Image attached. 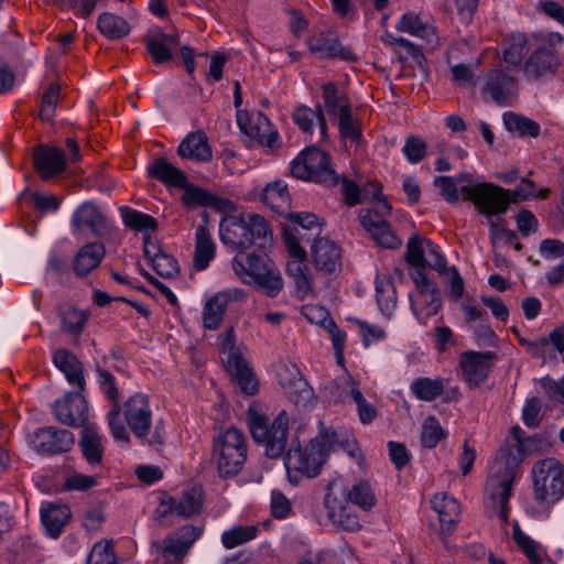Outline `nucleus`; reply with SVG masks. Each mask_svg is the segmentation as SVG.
I'll return each mask as SVG.
<instances>
[{
  "label": "nucleus",
  "instance_id": "nucleus-1",
  "mask_svg": "<svg viewBox=\"0 0 564 564\" xmlns=\"http://www.w3.org/2000/svg\"><path fill=\"white\" fill-rule=\"evenodd\" d=\"M524 442L525 432L519 425L512 426L507 438V448L500 449L487 480V490L490 492L492 501L498 505V517L502 521L508 519V503L516 477V467L525 456Z\"/></svg>",
  "mask_w": 564,
  "mask_h": 564
},
{
  "label": "nucleus",
  "instance_id": "nucleus-2",
  "mask_svg": "<svg viewBox=\"0 0 564 564\" xmlns=\"http://www.w3.org/2000/svg\"><path fill=\"white\" fill-rule=\"evenodd\" d=\"M221 242L232 250L248 249L251 246L264 247L271 238L267 220L252 213L227 216L219 224Z\"/></svg>",
  "mask_w": 564,
  "mask_h": 564
},
{
  "label": "nucleus",
  "instance_id": "nucleus-3",
  "mask_svg": "<svg viewBox=\"0 0 564 564\" xmlns=\"http://www.w3.org/2000/svg\"><path fill=\"white\" fill-rule=\"evenodd\" d=\"M337 441L335 432L321 430L306 447H291L285 456L289 479L297 484L299 475L314 477L319 474L323 464Z\"/></svg>",
  "mask_w": 564,
  "mask_h": 564
},
{
  "label": "nucleus",
  "instance_id": "nucleus-4",
  "mask_svg": "<svg viewBox=\"0 0 564 564\" xmlns=\"http://www.w3.org/2000/svg\"><path fill=\"white\" fill-rule=\"evenodd\" d=\"M248 457V441L235 426L220 429L213 437V460L221 478L237 476Z\"/></svg>",
  "mask_w": 564,
  "mask_h": 564
},
{
  "label": "nucleus",
  "instance_id": "nucleus-5",
  "mask_svg": "<svg viewBox=\"0 0 564 564\" xmlns=\"http://www.w3.org/2000/svg\"><path fill=\"white\" fill-rule=\"evenodd\" d=\"M231 268L242 283L256 285L270 296H275L283 288L279 270L262 256L237 254L232 259Z\"/></svg>",
  "mask_w": 564,
  "mask_h": 564
},
{
  "label": "nucleus",
  "instance_id": "nucleus-6",
  "mask_svg": "<svg viewBox=\"0 0 564 564\" xmlns=\"http://www.w3.org/2000/svg\"><path fill=\"white\" fill-rule=\"evenodd\" d=\"M124 421L132 434L141 441H147L151 446H161L165 440V431L156 425L154 433L150 435L153 425V413L150 398L142 392H135L129 397L122 408Z\"/></svg>",
  "mask_w": 564,
  "mask_h": 564
},
{
  "label": "nucleus",
  "instance_id": "nucleus-7",
  "mask_svg": "<svg viewBox=\"0 0 564 564\" xmlns=\"http://www.w3.org/2000/svg\"><path fill=\"white\" fill-rule=\"evenodd\" d=\"M249 427L254 442L264 448L270 458H279L285 451L288 443L289 419L284 411L268 424L267 419L260 414H252Z\"/></svg>",
  "mask_w": 564,
  "mask_h": 564
},
{
  "label": "nucleus",
  "instance_id": "nucleus-8",
  "mask_svg": "<svg viewBox=\"0 0 564 564\" xmlns=\"http://www.w3.org/2000/svg\"><path fill=\"white\" fill-rule=\"evenodd\" d=\"M534 498L542 503L553 505L564 496V468L553 457L534 463L531 470Z\"/></svg>",
  "mask_w": 564,
  "mask_h": 564
},
{
  "label": "nucleus",
  "instance_id": "nucleus-9",
  "mask_svg": "<svg viewBox=\"0 0 564 564\" xmlns=\"http://www.w3.org/2000/svg\"><path fill=\"white\" fill-rule=\"evenodd\" d=\"M294 177L326 186L339 183V175L332 167L328 155L318 148L303 150L291 163Z\"/></svg>",
  "mask_w": 564,
  "mask_h": 564
},
{
  "label": "nucleus",
  "instance_id": "nucleus-10",
  "mask_svg": "<svg viewBox=\"0 0 564 564\" xmlns=\"http://www.w3.org/2000/svg\"><path fill=\"white\" fill-rule=\"evenodd\" d=\"M465 200H470L487 217L505 214L510 205L509 189L492 183L462 185Z\"/></svg>",
  "mask_w": 564,
  "mask_h": 564
},
{
  "label": "nucleus",
  "instance_id": "nucleus-11",
  "mask_svg": "<svg viewBox=\"0 0 564 564\" xmlns=\"http://www.w3.org/2000/svg\"><path fill=\"white\" fill-rule=\"evenodd\" d=\"M70 228L75 237L105 238L112 234L113 221L96 204L84 202L74 210Z\"/></svg>",
  "mask_w": 564,
  "mask_h": 564
},
{
  "label": "nucleus",
  "instance_id": "nucleus-12",
  "mask_svg": "<svg viewBox=\"0 0 564 564\" xmlns=\"http://www.w3.org/2000/svg\"><path fill=\"white\" fill-rule=\"evenodd\" d=\"M391 212V205L386 199H378L372 208L360 210V223L371 235L377 245L394 249L401 246V240L391 230L386 217Z\"/></svg>",
  "mask_w": 564,
  "mask_h": 564
},
{
  "label": "nucleus",
  "instance_id": "nucleus-13",
  "mask_svg": "<svg viewBox=\"0 0 564 564\" xmlns=\"http://www.w3.org/2000/svg\"><path fill=\"white\" fill-rule=\"evenodd\" d=\"M202 532V528L186 524L162 541L153 542L152 547L155 550L158 558L164 564H176L185 557Z\"/></svg>",
  "mask_w": 564,
  "mask_h": 564
},
{
  "label": "nucleus",
  "instance_id": "nucleus-14",
  "mask_svg": "<svg viewBox=\"0 0 564 564\" xmlns=\"http://www.w3.org/2000/svg\"><path fill=\"white\" fill-rule=\"evenodd\" d=\"M237 124L241 132L258 144L274 151L281 147L280 134L261 111H237Z\"/></svg>",
  "mask_w": 564,
  "mask_h": 564
},
{
  "label": "nucleus",
  "instance_id": "nucleus-15",
  "mask_svg": "<svg viewBox=\"0 0 564 564\" xmlns=\"http://www.w3.org/2000/svg\"><path fill=\"white\" fill-rule=\"evenodd\" d=\"M415 292L411 295V307L417 317H431L438 313L442 306L436 284L429 280L424 272L412 274Z\"/></svg>",
  "mask_w": 564,
  "mask_h": 564
},
{
  "label": "nucleus",
  "instance_id": "nucleus-16",
  "mask_svg": "<svg viewBox=\"0 0 564 564\" xmlns=\"http://www.w3.org/2000/svg\"><path fill=\"white\" fill-rule=\"evenodd\" d=\"M97 372L100 389L107 399L111 401V408L107 414L110 433L116 441L128 444L129 434L123 423L119 420L121 406L119 404V391L116 384V378L109 371L100 368L97 370Z\"/></svg>",
  "mask_w": 564,
  "mask_h": 564
},
{
  "label": "nucleus",
  "instance_id": "nucleus-17",
  "mask_svg": "<svg viewBox=\"0 0 564 564\" xmlns=\"http://www.w3.org/2000/svg\"><path fill=\"white\" fill-rule=\"evenodd\" d=\"M183 189L181 202L187 209L196 207L210 208L218 213H231L236 209V205L231 199L218 196L200 186L194 185L185 180V185L180 187Z\"/></svg>",
  "mask_w": 564,
  "mask_h": 564
},
{
  "label": "nucleus",
  "instance_id": "nucleus-18",
  "mask_svg": "<svg viewBox=\"0 0 564 564\" xmlns=\"http://www.w3.org/2000/svg\"><path fill=\"white\" fill-rule=\"evenodd\" d=\"M495 354L491 351H465L459 357V375L469 388L480 387L492 368Z\"/></svg>",
  "mask_w": 564,
  "mask_h": 564
},
{
  "label": "nucleus",
  "instance_id": "nucleus-19",
  "mask_svg": "<svg viewBox=\"0 0 564 564\" xmlns=\"http://www.w3.org/2000/svg\"><path fill=\"white\" fill-rule=\"evenodd\" d=\"M54 417L73 427L84 426L88 419V403L83 391L66 393L53 404Z\"/></svg>",
  "mask_w": 564,
  "mask_h": 564
},
{
  "label": "nucleus",
  "instance_id": "nucleus-20",
  "mask_svg": "<svg viewBox=\"0 0 564 564\" xmlns=\"http://www.w3.org/2000/svg\"><path fill=\"white\" fill-rule=\"evenodd\" d=\"M431 508L437 514L440 521L438 535L444 546L453 551L447 536L455 531L459 520L460 507L458 501L445 492H437L431 499Z\"/></svg>",
  "mask_w": 564,
  "mask_h": 564
},
{
  "label": "nucleus",
  "instance_id": "nucleus-21",
  "mask_svg": "<svg viewBox=\"0 0 564 564\" xmlns=\"http://www.w3.org/2000/svg\"><path fill=\"white\" fill-rule=\"evenodd\" d=\"M204 506V492L200 487L184 489L177 497H167L161 501L162 513H176L188 519L199 516Z\"/></svg>",
  "mask_w": 564,
  "mask_h": 564
},
{
  "label": "nucleus",
  "instance_id": "nucleus-22",
  "mask_svg": "<svg viewBox=\"0 0 564 564\" xmlns=\"http://www.w3.org/2000/svg\"><path fill=\"white\" fill-rule=\"evenodd\" d=\"M245 297V291L237 288L228 289L213 295L206 301L203 308L204 327L210 330L217 329L223 322L228 304L232 301L241 302Z\"/></svg>",
  "mask_w": 564,
  "mask_h": 564
},
{
  "label": "nucleus",
  "instance_id": "nucleus-23",
  "mask_svg": "<svg viewBox=\"0 0 564 564\" xmlns=\"http://www.w3.org/2000/svg\"><path fill=\"white\" fill-rule=\"evenodd\" d=\"M32 442L39 453L55 455L70 451L75 437L68 430L48 426L39 430Z\"/></svg>",
  "mask_w": 564,
  "mask_h": 564
},
{
  "label": "nucleus",
  "instance_id": "nucleus-24",
  "mask_svg": "<svg viewBox=\"0 0 564 564\" xmlns=\"http://www.w3.org/2000/svg\"><path fill=\"white\" fill-rule=\"evenodd\" d=\"M482 89L496 104L507 106L518 93V79L502 69H492L487 74Z\"/></svg>",
  "mask_w": 564,
  "mask_h": 564
},
{
  "label": "nucleus",
  "instance_id": "nucleus-25",
  "mask_svg": "<svg viewBox=\"0 0 564 564\" xmlns=\"http://www.w3.org/2000/svg\"><path fill=\"white\" fill-rule=\"evenodd\" d=\"M327 516L330 521L345 531H358L361 527L358 516L352 511L346 500L339 499L332 492L330 486L324 499Z\"/></svg>",
  "mask_w": 564,
  "mask_h": 564
},
{
  "label": "nucleus",
  "instance_id": "nucleus-26",
  "mask_svg": "<svg viewBox=\"0 0 564 564\" xmlns=\"http://www.w3.org/2000/svg\"><path fill=\"white\" fill-rule=\"evenodd\" d=\"M279 377L280 384L291 402L300 404L311 399L313 390L296 366H285L279 372Z\"/></svg>",
  "mask_w": 564,
  "mask_h": 564
},
{
  "label": "nucleus",
  "instance_id": "nucleus-27",
  "mask_svg": "<svg viewBox=\"0 0 564 564\" xmlns=\"http://www.w3.org/2000/svg\"><path fill=\"white\" fill-rule=\"evenodd\" d=\"M36 172L43 180H48L66 169V158L62 149L53 147H39L33 154Z\"/></svg>",
  "mask_w": 564,
  "mask_h": 564
},
{
  "label": "nucleus",
  "instance_id": "nucleus-28",
  "mask_svg": "<svg viewBox=\"0 0 564 564\" xmlns=\"http://www.w3.org/2000/svg\"><path fill=\"white\" fill-rule=\"evenodd\" d=\"M311 52L323 58L338 57L346 62L356 59L355 54L348 48L341 46L338 39L330 32H318L308 40Z\"/></svg>",
  "mask_w": 564,
  "mask_h": 564
},
{
  "label": "nucleus",
  "instance_id": "nucleus-29",
  "mask_svg": "<svg viewBox=\"0 0 564 564\" xmlns=\"http://www.w3.org/2000/svg\"><path fill=\"white\" fill-rule=\"evenodd\" d=\"M54 366L64 373L69 384L79 391H84L86 380L84 376L83 364L68 349L59 348L52 355Z\"/></svg>",
  "mask_w": 564,
  "mask_h": 564
},
{
  "label": "nucleus",
  "instance_id": "nucleus-30",
  "mask_svg": "<svg viewBox=\"0 0 564 564\" xmlns=\"http://www.w3.org/2000/svg\"><path fill=\"white\" fill-rule=\"evenodd\" d=\"M144 44L154 64L172 59V50L178 45V36L153 30L144 36Z\"/></svg>",
  "mask_w": 564,
  "mask_h": 564
},
{
  "label": "nucleus",
  "instance_id": "nucleus-31",
  "mask_svg": "<svg viewBox=\"0 0 564 564\" xmlns=\"http://www.w3.org/2000/svg\"><path fill=\"white\" fill-rule=\"evenodd\" d=\"M177 154L183 159L199 163H206L213 159L208 138L203 131L188 133L178 144Z\"/></svg>",
  "mask_w": 564,
  "mask_h": 564
},
{
  "label": "nucleus",
  "instance_id": "nucleus-32",
  "mask_svg": "<svg viewBox=\"0 0 564 564\" xmlns=\"http://www.w3.org/2000/svg\"><path fill=\"white\" fill-rule=\"evenodd\" d=\"M312 256L317 269L333 273L340 268L341 251L337 243L327 239L318 238L312 246Z\"/></svg>",
  "mask_w": 564,
  "mask_h": 564
},
{
  "label": "nucleus",
  "instance_id": "nucleus-33",
  "mask_svg": "<svg viewBox=\"0 0 564 564\" xmlns=\"http://www.w3.org/2000/svg\"><path fill=\"white\" fill-rule=\"evenodd\" d=\"M106 254V248L101 242H88L75 254L73 269L78 276H86L97 269Z\"/></svg>",
  "mask_w": 564,
  "mask_h": 564
},
{
  "label": "nucleus",
  "instance_id": "nucleus-34",
  "mask_svg": "<svg viewBox=\"0 0 564 564\" xmlns=\"http://www.w3.org/2000/svg\"><path fill=\"white\" fill-rule=\"evenodd\" d=\"M560 62L551 51L539 47L523 63L522 70L527 77L538 79L555 72Z\"/></svg>",
  "mask_w": 564,
  "mask_h": 564
},
{
  "label": "nucleus",
  "instance_id": "nucleus-35",
  "mask_svg": "<svg viewBox=\"0 0 564 564\" xmlns=\"http://www.w3.org/2000/svg\"><path fill=\"white\" fill-rule=\"evenodd\" d=\"M148 176L167 187L180 188L185 185L186 174L164 158L154 160L147 169Z\"/></svg>",
  "mask_w": 564,
  "mask_h": 564
},
{
  "label": "nucleus",
  "instance_id": "nucleus-36",
  "mask_svg": "<svg viewBox=\"0 0 564 564\" xmlns=\"http://www.w3.org/2000/svg\"><path fill=\"white\" fill-rule=\"evenodd\" d=\"M292 119L304 133H312L313 127L317 126L319 128L321 139H326L327 124L321 106H317L315 109L304 105L299 106L293 110Z\"/></svg>",
  "mask_w": 564,
  "mask_h": 564
},
{
  "label": "nucleus",
  "instance_id": "nucleus-37",
  "mask_svg": "<svg viewBox=\"0 0 564 564\" xmlns=\"http://www.w3.org/2000/svg\"><path fill=\"white\" fill-rule=\"evenodd\" d=\"M72 513L66 505L48 503L41 509V521L51 538H58L70 520Z\"/></svg>",
  "mask_w": 564,
  "mask_h": 564
},
{
  "label": "nucleus",
  "instance_id": "nucleus-38",
  "mask_svg": "<svg viewBox=\"0 0 564 564\" xmlns=\"http://www.w3.org/2000/svg\"><path fill=\"white\" fill-rule=\"evenodd\" d=\"M216 256V243L206 226L199 225L195 232L194 267L202 271L208 268Z\"/></svg>",
  "mask_w": 564,
  "mask_h": 564
},
{
  "label": "nucleus",
  "instance_id": "nucleus-39",
  "mask_svg": "<svg viewBox=\"0 0 564 564\" xmlns=\"http://www.w3.org/2000/svg\"><path fill=\"white\" fill-rule=\"evenodd\" d=\"M261 199L276 214L286 213L291 206V196L288 185L280 180L269 183L263 188Z\"/></svg>",
  "mask_w": 564,
  "mask_h": 564
},
{
  "label": "nucleus",
  "instance_id": "nucleus-40",
  "mask_svg": "<svg viewBox=\"0 0 564 564\" xmlns=\"http://www.w3.org/2000/svg\"><path fill=\"white\" fill-rule=\"evenodd\" d=\"M98 31L110 41L121 40L131 32L130 23L112 12H102L97 19Z\"/></svg>",
  "mask_w": 564,
  "mask_h": 564
},
{
  "label": "nucleus",
  "instance_id": "nucleus-41",
  "mask_svg": "<svg viewBox=\"0 0 564 564\" xmlns=\"http://www.w3.org/2000/svg\"><path fill=\"white\" fill-rule=\"evenodd\" d=\"M228 366L234 371L236 380L240 389L248 395H253L258 391V381L245 362V360L237 352L232 351L228 357Z\"/></svg>",
  "mask_w": 564,
  "mask_h": 564
},
{
  "label": "nucleus",
  "instance_id": "nucleus-42",
  "mask_svg": "<svg viewBox=\"0 0 564 564\" xmlns=\"http://www.w3.org/2000/svg\"><path fill=\"white\" fill-rule=\"evenodd\" d=\"M79 446L83 455L90 465L100 464L104 455L101 436L93 425L85 426L82 431Z\"/></svg>",
  "mask_w": 564,
  "mask_h": 564
},
{
  "label": "nucleus",
  "instance_id": "nucleus-43",
  "mask_svg": "<svg viewBox=\"0 0 564 564\" xmlns=\"http://www.w3.org/2000/svg\"><path fill=\"white\" fill-rule=\"evenodd\" d=\"M530 52L529 39L525 34L518 33L509 36L503 45V61L514 67L523 65V58Z\"/></svg>",
  "mask_w": 564,
  "mask_h": 564
},
{
  "label": "nucleus",
  "instance_id": "nucleus-44",
  "mask_svg": "<svg viewBox=\"0 0 564 564\" xmlns=\"http://www.w3.org/2000/svg\"><path fill=\"white\" fill-rule=\"evenodd\" d=\"M324 108L328 116L334 119L351 108L350 101L345 94H340L336 84L325 83L322 85Z\"/></svg>",
  "mask_w": 564,
  "mask_h": 564
},
{
  "label": "nucleus",
  "instance_id": "nucleus-45",
  "mask_svg": "<svg viewBox=\"0 0 564 564\" xmlns=\"http://www.w3.org/2000/svg\"><path fill=\"white\" fill-rule=\"evenodd\" d=\"M120 213L124 226L133 231L148 235L156 231L158 229V220L149 214H144L127 206L121 207Z\"/></svg>",
  "mask_w": 564,
  "mask_h": 564
},
{
  "label": "nucleus",
  "instance_id": "nucleus-46",
  "mask_svg": "<svg viewBox=\"0 0 564 564\" xmlns=\"http://www.w3.org/2000/svg\"><path fill=\"white\" fill-rule=\"evenodd\" d=\"M513 540L530 564H544L547 558L545 549L522 532L518 525L513 528Z\"/></svg>",
  "mask_w": 564,
  "mask_h": 564
},
{
  "label": "nucleus",
  "instance_id": "nucleus-47",
  "mask_svg": "<svg viewBox=\"0 0 564 564\" xmlns=\"http://www.w3.org/2000/svg\"><path fill=\"white\" fill-rule=\"evenodd\" d=\"M376 299L381 313L390 317L397 306V294L393 283L386 276H377L375 281Z\"/></svg>",
  "mask_w": 564,
  "mask_h": 564
},
{
  "label": "nucleus",
  "instance_id": "nucleus-48",
  "mask_svg": "<svg viewBox=\"0 0 564 564\" xmlns=\"http://www.w3.org/2000/svg\"><path fill=\"white\" fill-rule=\"evenodd\" d=\"M445 384L442 378L431 379L422 377L415 379L411 386L410 391L413 395L422 401H433L442 395L444 392Z\"/></svg>",
  "mask_w": 564,
  "mask_h": 564
},
{
  "label": "nucleus",
  "instance_id": "nucleus-49",
  "mask_svg": "<svg viewBox=\"0 0 564 564\" xmlns=\"http://www.w3.org/2000/svg\"><path fill=\"white\" fill-rule=\"evenodd\" d=\"M61 329L68 334L78 336L85 328L89 315L73 306H64L59 312Z\"/></svg>",
  "mask_w": 564,
  "mask_h": 564
},
{
  "label": "nucleus",
  "instance_id": "nucleus-50",
  "mask_svg": "<svg viewBox=\"0 0 564 564\" xmlns=\"http://www.w3.org/2000/svg\"><path fill=\"white\" fill-rule=\"evenodd\" d=\"M503 122L509 131L517 132L520 137L536 138L541 131L536 121L513 112H506Z\"/></svg>",
  "mask_w": 564,
  "mask_h": 564
},
{
  "label": "nucleus",
  "instance_id": "nucleus-51",
  "mask_svg": "<svg viewBox=\"0 0 564 564\" xmlns=\"http://www.w3.org/2000/svg\"><path fill=\"white\" fill-rule=\"evenodd\" d=\"M550 195L547 187L536 189L535 183L530 177L521 178L514 189H509L510 204L525 202L532 198L545 199Z\"/></svg>",
  "mask_w": 564,
  "mask_h": 564
},
{
  "label": "nucleus",
  "instance_id": "nucleus-52",
  "mask_svg": "<svg viewBox=\"0 0 564 564\" xmlns=\"http://www.w3.org/2000/svg\"><path fill=\"white\" fill-rule=\"evenodd\" d=\"M349 502L368 511L377 503V498L369 481L360 480L356 482L347 494Z\"/></svg>",
  "mask_w": 564,
  "mask_h": 564
},
{
  "label": "nucleus",
  "instance_id": "nucleus-53",
  "mask_svg": "<svg viewBox=\"0 0 564 564\" xmlns=\"http://www.w3.org/2000/svg\"><path fill=\"white\" fill-rule=\"evenodd\" d=\"M466 183L471 185L470 174H460L457 180L451 176H437L434 180V185L440 188L442 196L447 203H456L459 200L458 184Z\"/></svg>",
  "mask_w": 564,
  "mask_h": 564
},
{
  "label": "nucleus",
  "instance_id": "nucleus-54",
  "mask_svg": "<svg viewBox=\"0 0 564 564\" xmlns=\"http://www.w3.org/2000/svg\"><path fill=\"white\" fill-rule=\"evenodd\" d=\"M259 529L256 525H239L221 534L223 545L230 550L256 539Z\"/></svg>",
  "mask_w": 564,
  "mask_h": 564
},
{
  "label": "nucleus",
  "instance_id": "nucleus-55",
  "mask_svg": "<svg viewBox=\"0 0 564 564\" xmlns=\"http://www.w3.org/2000/svg\"><path fill=\"white\" fill-rule=\"evenodd\" d=\"M348 397L356 404V410L360 422L365 425L371 424L378 416V410L372 403L366 400L362 392L354 382L348 392Z\"/></svg>",
  "mask_w": 564,
  "mask_h": 564
},
{
  "label": "nucleus",
  "instance_id": "nucleus-56",
  "mask_svg": "<svg viewBox=\"0 0 564 564\" xmlns=\"http://www.w3.org/2000/svg\"><path fill=\"white\" fill-rule=\"evenodd\" d=\"M426 241L430 240L419 237H412L408 241L405 259L409 264L414 267V272H424L425 251L427 248Z\"/></svg>",
  "mask_w": 564,
  "mask_h": 564
},
{
  "label": "nucleus",
  "instance_id": "nucleus-57",
  "mask_svg": "<svg viewBox=\"0 0 564 564\" xmlns=\"http://www.w3.org/2000/svg\"><path fill=\"white\" fill-rule=\"evenodd\" d=\"M397 30L417 37H425L431 31L430 26L424 24L420 17L413 12L401 15L397 23Z\"/></svg>",
  "mask_w": 564,
  "mask_h": 564
},
{
  "label": "nucleus",
  "instance_id": "nucleus-58",
  "mask_svg": "<svg viewBox=\"0 0 564 564\" xmlns=\"http://www.w3.org/2000/svg\"><path fill=\"white\" fill-rule=\"evenodd\" d=\"M334 120L338 124L340 135L358 143L361 139V129L358 120L352 117L351 108L337 116Z\"/></svg>",
  "mask_w": 564,
  "mask_h": 564
},
{
  "label": "nucleus",
  "instance_id": "nucleus-59",
  "mask_svg": "<svg viewBox=\"0 0 564 564\" xmlns=\"http://www.w3.org/2000/svg\"><path fill=\"white\" fill-rule=\"evenodd\" d=\"M443 436V429L440 425L438 420L433 415L427 416L422 426V445L426 448H434Z\"/></svg>",
  "mask_w": 564,
  "mask_h": 564
},
{
  "label": "nucleus",
  "instance_id": "nucleus-60",
  "mask_svg": "<svg viewBox=\"0 0 564 564\" xmlns=\"http://www.w3.org/2000/svg\"><path fill=\"white\" fill-rule=\"evenodd\" d=\"M402 153L411 164H417L426 156L427 144L417 135H409L402 148Z\"/></svg>",
  "mask_w": 564,
  "mask_h": 564
},
{
  "label": "nucleus",
  "instance_id": "nucleus-61",
  "mask_svg": "<svg viewBox=\"0 0 564 564\" xmlns=\"http://www.w3.org/2000/svg\"><path fill=\"white\" fill-rule=\"evenodd\" d=\"M59 99V86L55 83L51 84L44 91L40 105V118L43 121L51 120L56 110V105Z\"/></svg>",
  "mask_w": 564,
  "mask_h": 564
},
{
  "label": "nucleus",
  "instance_id": "nucleus-62",
  "mask_svg": "<svg viewBox=\"0 0 564 564\" xmlns=\"http://www.w3.org/2000/svg\"><path fill=\"white\" fill-rule=\"evenodd\" d=\"M150 264L159 275L165 279H172L176 276L180 271L177 260L173 256L163 251L153 258V261Z\"/></svg>",
  "mask_w": 564,
  "mask_h": 564
},
{
  "label": "nucleus",
  "instance_id": "nucleus-63",
  "mask_svg": "<svg viewBox=\"0 0 564 564\" xmlns=\"http://www.w3.org/2000/svg\"><path fill=\"white\" fill-rule=\"evenodd\" d=\"M288 273L293 278L299 291L307 292L312 289L308 269L303 260H293L288 263Z\"/></svg>",
  "mask_w": 564,
  "mask_h": 564
},
{
  "label": "nucleus",
  "instance_id": "nucleus-64",
  "mask_svg": "<svg viewBox=\"0 0 564 564\" xmlns=\"http://www.w3.org/2000/svg\"><path fill=\"white\" fill-rule=\"evenodd\" d=\"M87 564H117L111 542H97L89 554Z\"/></svg>",
  "mask_w": 564,
  "mask_h": 564
}]
</instances>
